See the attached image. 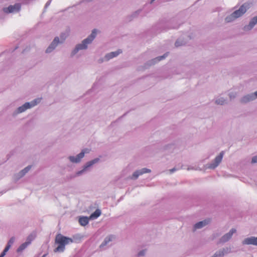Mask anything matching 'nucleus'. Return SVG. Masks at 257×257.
<instances>
[{
  "label": "nucleus",
  "instance_id": "12",
  "mask_svg": "<svg viewBox=\"0 0 257 257\" xmlns=\"http://www.w3.org/2000/svg\"><path fill=\"white\" fill-rule=\"evenodd\" d=\"M236 232L235 229H231L229 233L225 234L221 239V242H225L228 240L232 236V234Z\"/></svg>",
  "mask_w": 257,
  "mask_h": 257
},
{
  "label": "nucleus",
  "instance_id": "13",
  "mask_svg": "<svg viewBox=\"0 0 257 257\" xmlns=\"http://www.w3.org/2000/svg\"><path fill=\"white\" fill-rule=\"evenodd\" d=\"M210 221V219H205L196 223L194 225V228L199 229L208 224Z\"/></svg>",
  "mask_w": 257,
  "mask_h": 257
},
{
  "label": "nucleus",
  "instance_id": "6",
  "mask_svg": "<svg viewBox=\"0 0 257 257\" xmlns=\"http://www.w3.org/2000/svg\"><path fill=\"white\" fill-rule=\"evenodd\" d=\"M223 155L224 152H221L220 154L215 158L214 163L210 164L208 168L210 169H214L216 168L222 161Z\"/></svg>",
  "mask_w": 257,
  "mask_h": 257
},
{
  "label": "nucleus",
  "instance_id": "27",
  "mask_svg": "<svg viewBox=\"0 0 257 257\" xmlns=\"http://www.w3.org/2000/svg\"><path fill=\"white\" fill-rule=\"evenodd\" d=\"M251 162L252 163H257V156H254V157H253L252 158Z\"/></svg>",
  "mask_w": 257,
  "mask_h": 257
},
{
  "label": "nucleus",
  "instance_id": "28",
  "mask_svg": "<svg viewBox=\"0 0 257 257\" xmlns=\"http://www.w3.org/2000/svg\"><path fill=\"white\" fill-rule=\"evenodd\" d=\"M182 45L181 43H180V42L179 41H177L175 43V46L176 47H179L180 46Z\"/></svg>",
  "mask_w": 257,
  "mask_h": 257
},
{
  "label": "nucleus",
  "instance_id": "16",
  "mask_svg": "<svg viewBox=\"0 0 257 257\" xmlns=\"http://www.w3.org/2000/svg\"><path fill=\"white\" fill-rule=\"evenodd\" d=\"M256 23H257V17H254L249 23V24L248 26L244 27V30H246L251 29Z\"/></svg>",
  "mask_w": 257,
  "mask_h": 257
},
{
  "label": "nucleus",
  "instance_id": "25",
  "mask_svg": "<svg viewBox=\"0 0 257 257\" xmlns=\"http://www.w3.org/2000/svg\"><path fill=\"white\" fill-rule=\"evenodd\" d=\"M225 100L222 98H219L216 100V103L217 104L222 105L225 103Z\"/></svg>",
  "mask_w": 257,
  "mask_h": 257
},
{
  "label": "nucleus",
  "instance_id": "4",
  "mask_svg": "<svg viewBox=\"0 0 257 257\" xmlns=\"http://www.w3.org/2000/svg\"><path fill=\"white\" fill-rule=\"evenodd\" d=\"M40 101V99H36L34 101L31 102V103H30V102L25 103L23 106H20L18 108V112H22L25 111L26 109L35 106Z\"/></svg>",
  "mask_w": 257,
  "mask_h": 257
},
{
  "label": "nucleus",
  "instance_id": "8",
  "mask_svg": "<svg viewBox=\"0 0 257 257\" xmlns=\"http://www.w3.org/2000/svg\"><path fill=\"white\" fill-rule=\"evenodd\" d=\"M244 244H253L257 245V237H251L245 238L242 242Z\"/></svg>",
  "mask_w": 257,
  "mask_h": 257
},
{
  "label": "nucleus",
  "instance_id": "2",
  "mask_svg": "<svg viewBox=\"0 0 257 257\" xmlns=\"http://www.w3.org/2000/svg\"><path fill=\"white\" fill-rule=\"evenodd\" d=\"M250 7V4H244L240 7L238 10L234 11L231 15L226 17L225 19V21L227 23H229L233 21L235 19L239 18L246 12L247 9H249Z\"/></svg>",
  "mask_w": 257,
  "mask_h": 257
},
{
  "label": "nucleus",
  "instance_id": "29",
  "mask_svg": "<svg viewBox=\"0 0 257 257\" xmlns=\"http://www.w3.org/2000/svg\"><path fill=\"white\" fill-rule=\"evenodd\" d=\"M144 253H145L144 251H140V252L139 253L138 255H139V256H142V255H144Z\"/></svg>",
  "mask_w": 257,
  "mask_h": 257
},
{
  "label": "nucleus",
  "instance_id": "21",
  "mask_svg": "<svg viewBox=\"0 0 257 257\" xmlns=\"http://www.w3.org/2000/svg\"><path fill=\"white\" fill-rule=\"evenodd\" d=\"M113 238V236H110L106 237L103 242L100 245V246H103L105 245L108 242L111 241L112 238Z\"/></svg>",
  "mask_w": 257,
  "mask_h": 257
},
{
  "label": "nucleus",
  "instance_id": "23",
  "mask_svg": "<svg viewBox=\"0 0 257 257\" xmlns=\"http://www.w3.org/2000/svg\"><path fill=\"white\" fill-rule=\"evenodd\" d=\"M35 234H30L27 239V241L26 242H30V244L31 243V241L35 238Z\"/></svg>",
  "mask_w": 257,
  "mask_h": 257
},
{
  "label": "nucleus",
  "instance_id": "10",
  "mask_svg": "<svg viewBox=\"0 0 257 257\" xmlns=\"http://www.w3.org/2000/svg\"><path fill=\"white\" fill-rule=\"evenodd\" d=\"M59 43V38L58 37L55 38L50 46L46 49V52H51L56 47Z\"/></svg>",
  "mask_w": 257,
  "mask_h": 257
},
{
  "label": "nucleus",
  "instance_id": "15",
  "mask_svg": "<svg viewBox=\"0 0 257 257\" xmlns=\"http://www.w3.org/2000/svg\"><path fill=\"white\" fill-rule=\"evenodd\" d=\"M121 53V51L120 50H119L116 52H111V53L107 54L105 56V58L106 59V60H108L111 58H112L114 57L117 56L118 54H120Z\"/></svg>",
  "mask_w": 257,
  "mask_h": 257
},
{
  "label": "nucleus",
  "instance_id": "19",
  "mask_svg": "<svg viewBox=\"0 0 257 257\" xmlns=\"http://www.w3.org/2000/svg\"><path fill=\"white\" fill-rule=\"evenodd\" d=\"M101 214V211L99 209H96L93 213L91 214L89 219H95L99 217Z\"/></svg>",
  "mask_w": 257,
  "mask_h": 257
},
{
  "label": "nucleus",
  "instance_id": "9",
  "mask_svg": "<svg viewBox=\"0 0 257 257\" xmlns=\"http://www.w3.org/2000/svg\"><path fill=\"white\" fill-rule=\"evenodd\" d=\"M151 170L146 168H143L141 170L135 172L132 175V179H137L140 175L146 173L150 172Z\"/></svg>",
  "mask_w": 257,
  "mask_h": 257
},
{
  "label": "nucleus",
  "instance_id": "30",
  "mask_svg": "<svg viewBox=\"0 0 257 257\" xmlns=\"http://www.w3.org/2000/svg\"><path fill=\"white\" fill-rule=\"evenodd\" d=\"M176 170V169L175 168H174L173 169H171L170 170V172L171 173H173L174 171H175Z\"/></svg>",
  "mask_w": 257,
  "mask_h": 257
},
{
  "label": "nucleus",
  "instance_id": "17",
  "mask_svg": "<svg viewBox=\"0 0 257 257\" xmlns=\"http://www.w3.org/2000/svg\"><path fill=\"white\" fill-rule=\"evenodd\" d=\"M98 161V159H94L93 160H92V161L88 162L87 165H86V166L85 167V168L83 170L78 172L77 173V174L78 175H80L85 170L86 168H88L89 167H90L93 164H94V163H96Z\"/></svg>",
  "mask_w": 257,
  "mask_h": 257
},
{
  "label": "nucleus",
  "instance_id": "18",
  "mask_svg": "<svg viewBox=\"0 0 257 257\" xmlns=\"http://www.w3.org/2000/svg\"><path fill=\"white\" fill-rule=\"evenodd\" d=\"M89 218L81 217L79 219V222L82 226H85L88 223Z\"/></svg>",
  "mask_w": 257,
  "mask_h": 257
},
{
  "label": "nucleus",
  "instance_id": "24",
  "mask_svg": "<svg viewBox=\"0 0 257 257\" xmlns=\"http://www.w3.org/2000/svg\"><path fill=\"white\" fill-rule=\"evenodd\" d=\"M31 166H29L28 167H27L26 168H25L24 170H23L21 173V175L22 176H23L26 173H27L31 169Z\"/></svg>",
  "mask_w": 257,
  "mask_h": 257
},
{
  "label": "nucleus",
  "instance_id": "20",
  "mask_svg": "<svg viewBox=\"0 0 257 257\" xmlns=\"http://www.w3.org/2000/svg\"><path fill=\"white\" fill-rule=\"evenodd\" d=\"M30 244V242H25L22 244L17 249L18 252H21L25 249Z\"/></svg>",
  "mask_w": 257,
  "mask_h": 257
},
{
  "label": "nucleus",
  "instance_id": "1",
  "mask_svg": "<svg viewBox=\"0 0 257 257\" xmlns=\"http://www.w3.org/2000/svg\"><path fill=\"white\" fill-rule=\"evenodd\" d=\"M72 242V238L58 234L56 236L55 242L58 244L59 245L54 249V251L55 252L63 251L65 249V245Z\"/></svg>",
  "mask_w": 257,
  "mask_h": 257
},
{
  "label": "nucleus",
  "instance_id": "26",
  "mask_svg": "<svg viewBox=\"0 0 257 257\" xmlns=\"http://www.w3.org/2000/svg\"><path fill=\"white\" fill-rule=\"evenodd\" d=\"M167 55V54H165L164 55H163L162 56H161V57L157 58L156 59H157L158 61H160V60L163 59L164 58H165Z\"/></svg>",
  "mask_w": 257,
  "mask_h": 257
},
{
  "label": "nucleus",
  "instance_id": "7",
  "mask_svg": "<svg viewBox=\"0 0 257 257\" xmlns=\"http://www.w3.org/2000/svg\"><path fill=\"white\" fill-rule=\"evenodd\" d=\"M20 8V5L19 4H16L14 6H10L8 8H4L3 10L4 12L6 13H13L19 11Z\"/></svg>",
  "mask_w": 257,
  "mask_h": 257
},
{
  "label": "nucleus",
  "instance_id": "3",
  "mask_svg": "<svg viewBox=\"0 0 257 257\" xmlns=\"http://www.w3.org/2000/svg\"><path fill=\"white\" fill-rule=\"evenodd\" d=\"M96 34V30L95 29L93 30L91 34L86 39L84 40L82 42V43L79 45H78L76 48L73 52V54H75L79 50L85 49L87 48V45L90 44L95 38Z\"/></svg>",
  "mask_w": 257,
  "mask_h": 257
},
{
  "label": "nucleus",
  "instance_id": "22",
  "mask_svg": "<svg viewBox=\"0 0 257 257\" xmlns=\"http://www.w3.org/2000/svg\"><path fill=\"white\" fill-rule=\"evenodd\" d=\"M224 255V251L223 250L219 251L216 252L211 257H222Z\"/></svg>",
  "mask_w": 257,
  "mask_h": 257
},
{
  "label": "nucleus",
  "instance_id": "14",
  "mask_svg": "<svg viewBox=\"0 0 257 257\" xmlns=\"http://www.w3.org/2000/svg\"><path fill=\"white\" fill-rule=\"evenodd\" d=\"M254 96L257 97V91L254 93V95H248L243 97L241 99V102H246L250 100H253L255 98Z\"/></svg>",
  "mask_w": 257,
  "mask_h": 257
},
{
  "label": "nucleus",
  "instance_id": "11",
  "mask_svg": "<svg viewBox=\"0 0 257 257\" xmlns=\"http://www.w3.org/2000/svg\"><path fill=\"white\" fill-rule=\"evenodd\" d=\"M14 241H15L14 237H12L10 239V240L9 241V242L8 243L7 245L6 246V247H5V248L4 249V250H3V251L0 255V257H4L5 255L6 252L9 250V249H10L11 245L13 244Z\"/></svg>",
  "mask_w": 257,
  "mask_h": 257
},
{
  "label": "nucleus",
  "instance_id": "5",
  "mask_svg": "<svg viewBox=\"0 0 257 257\" xmlns=\"http://www.w3.org/2000/svg\"><path fill=\"white\" fill-rule=\"evenodd\" d=\"M89 150L86 149L83 150L80 153H79L76 157L73 156L69 157V160L71 162L73 163H78L80 162L81 159L84 157L85 153H89Z\"/></svg>",
  "mask_w": 257,
  "mask_h": 257
}]
</instances>
